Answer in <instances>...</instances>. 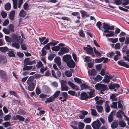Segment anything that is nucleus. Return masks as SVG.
<instances>
[{
  "label": "nucleus",
  "instance_id": "obj_1",
  "mask_svg": "<svg viewBox=\"0 0 129 129\" xmlns=\"http://www.w3.org/2000/svg\"><path fill=\"white\" fill-rule=\"evenodd\" d=\"M62 59L67 63L68 67L72 68L74 67L75 62L71 58V57L70 55L67 54L64 55L62 57Z\"/></svg>",
  "mask_w": 129,
  "mask_h": 129
},
{
  "label": "nucleus",
  "instance_id": "obj_2",
  "mask_svg": "<svg viewBox=\"0 0 129 129\" xmlns=\"http://www.w3.org/2000/svg\"><path fill=\"white\" fill-rule=\"evenodd\" d=\"M81 89L82 90L84 89L88 88L90 90V92H87L89 95V98H91L95 96L94 90L93 88L89 87L88 86L85 84H82L80 85Z\"/></svg>",
  "mask_w": 129,
  "mask_h": 129
},
{
  "label": "nucleus",
  "instance_id": "obj_3",
  "mask_svg": "<svg viewBox=\"0 0 129 129\" xmlns=\"http://www.w3.org/2000/svg\"><path fill=\"white\" fill-rule=\"evenodd\" d=\"M20 36H17L15 34H13L12 36V40L13 42H18L19 43H22L23 40L21 38Z\"/></svg>",
  "mask_w": 129,
  "mask_h": 129
},
{
  "label": "nucleus",
  "instance_id": "obj_4",
  "mask_svg": "<svg viewBox=\"0 0 129 129\" xmlns=\"http://www.w3.org/2000/svg\"><path fill=\"white\" fill-rule=\"evenodd\" d=\"M95 86L96 89L100 90L101 92L102 93V91L108 89V87L106 85L102 84H98L96 85Z\"/></svg>",
  "mask_w": 129,
  "mask_h": 129
},
{
  "label": "nucleus",
  "instance_id": "obj_5",
  "mask_svg": "<svg viewBox=\"0 0 129 129\" xmlns=\"http://www.w3.org/2000/svg\"><path fill=\"white\" fill-rule=\"evenodd\" d=\"M102 27L105 29L104 31V33H108L109 32V30H113L114 28V27L113 25L110 26L109 24H106L105 22H104L103 23Z\"/></svg>",
  "mask_w": 129,
  "mask_h": 129
},
{
  "label": "nucleus",
  "instance_id": "obj_6",
  "mask_svg": "<svg viewBox=\"0 0 129 129\" xmlns=\"http://www.w3.org/2000/svg\"><path fill=\"white\" fill-rule=\"evenodd\" d=\"M61 90L62 91H67L68 90V87L67 85V82L66 81L61 80L60 81Z\"/></svg>",
  "mask_w": 129,
  "mask_h": 129
},
{
  "label": "nucleus",
  "instance_id": "obj_7",
  "mask_svg": "<svg viewBox=\"0 0 129 129\" xmlns=\"http://www.w3.org/2000/svg\"><path fill=\"white\" fill-rule=\"evenodd\" d=\"M84 49L86 51V53L87 54L91 55L93 56H94V55L93 53V50L92 48L90 47V46L88 45L86 47H84Z\"/></svg>",
  "mask_w": 129,
  "mask_h": 129
},
{
  "label": "nucleus",
  "instance_id": "obj_8",
  "mask_svg": "<svg viewBox=\"0 0 129 129\" xmlns=\"http://www.w3.org/2000/svg\"><path fill=\"white\" fill-rule=\"evenodd\" d=\"M101 124L99 120L94 121L91 124L93 129H99Z\"/></svg>",
  "mask_w": 129,
  "mask_h": 129
},
{
  "label": "nucleus",
  "instance_id": "obj_9",
  "mask_svg": "<svg viewBox=\"0 0 129 129\" xmlns=\"http://www.w3.org/2000/svg\"><path fill=\"white\" fill-rule=\"evenodd\" d=\"M8 75L6 73L4 70L0 69V77L3 79L7 80Z\"/></svg>",
  "mask_w": 129,
  "mask_h": 129
},
{
  "label": "nucleus",
  "instance_id": "obj_10",
  "mask_svg": "<svg viewBox=\"0 0 129 129\" xmlns=\"http://www.w3.org/2000/svg\"><path fill=\"white\" fill-rule=\"evenodd\" d=\"M12 119L14 120H19L20 121H23L24 120L25 118L22 116L17 115L16 116H13Z\"/></svg>",
  "mask_w": 129,
  "mask_h": 129
},
{
  "label": "nucleus",
  "instance_id": "obj_11",
  "mask_svg": "<svg viewBox=\"0 0 129 129\" xmlns=\"http://www.w3.org/2000/svg\"><path fill=\"white\" fill-rule=\"evenodd\" d=\"M69 51V49L67 47H62L60 51L58 52L59 55H62L63 54L68 53Z\"/></svg>",
  "mask_w": 129,
  "mask_h": 129
},
{
  "label": "nucleus",
  "instance_id": "obj_12",
  "mask_svg": "<svg viewBox=\"0 0 129 129\" xmlns=\"http://www.w3.org/2000/svg\"><path fill=\"white\" fill-rule=\"evenodd\" d=\"M51 73L53 77L56 78H57V77H59L61 75V72L58 70L56 72V74L54 71L53 70H52Z\"/></svg>",
  "mask_w": 129,
  "mask_h": 129
},
{
  "label": "nucleus",
  "instance_id": "obj_13",
  "mask_svg": "<svg viewBox=\"0 0 129 129\" xmlns=\"http://www.w3.org/2000/svg\"><path fill=\"white\" fill-rule=\"evenodd\" d=\"M24 63L25 64L31 65L33 64H35L36 61L35 60L31 61L29 60L28 59H26L24 61Z\"/></svg>",
  "mask_w": 129,
  "mask_h": 129
},
{
  "label": "nucleus",
  "instance_id": "obj_14",
  "mask_svg": "<svg viewBox=\"0 0 129 129\" xmlns=\"http://www.w3.org/2000/svg\"><path fill=\"white\" fill-rule=\"evenodd\" d=\"M61 59L59 57H57L55 58L54 59L55 62L56 63L58 67L60 69H62L60 67L61 63L60 61Z\"/></svg>",
  "mask_w": 129,
  "mask_h": 129
},
{
  "label": "nucleus",
  "instance_id": "obj_15",
  "mask_svg": "<svg viewBox=\"0 0 129 129\" xmlns=\"http://www.w3.org/2000/svg\"><path fill=\"white\" fill-rule=\"evenodd\" d=\"M81 114H80L79 117L81 119L84 118L85 116L87 115L88 112L87 111L82 110L81 111Z\"/></svg>",
  "mask_w": 129,
  "mask_h": 129
},
{
  "label": "nucleus",
  "instance_id": "obj_16",
  "mask_svg": "<svg viewBox=\"0 0 129 129\" xmlns=\"http://www.w3.org/2000/svg\"><path fill=\"white\" fill-rule=\"evenodd\" d=\"M88 98H89L88 97L87 94L85 92L82 93L80 97V99L81 100H85Z\"/></svg>",
  "mask_w": 129,
  "mask_h": 129
},
{
  "label": "nucleus",
  "instance_id": "obj_17",
  "mask_svg": "<svg viewBox=\"0 0 129 129\" xmlns=\"http://www.w3.org/2000/svg\"><path fill=\"white\" fill-rule=\"evenodd\" d=\"M68 83L69 85L73 89L76 90H78L77 86L74 83L70 81H68Z\"/></svg>",
  "mask_w": 129,
  "mask_h": 129
},
{
  "label": "nucleus",
  "instance_id": "obj_18",
  "mask_svg": "<svg viewBox=\"0 0 129 129\" xmlns=\"http://www.w3.org/2000/svg\"><path fill=\"white\" fill-rule=\"evenodd\" d=\"M96 103L98 104L102 105L104 102L103 100L102 99L101 97L97 96L95 98Z\"/></svg>",
  "mask_w": 129,
  "mask_h": 129
},
{
  "label": "nucleus",
  "instance_id": "obj_19",
  "mask_svg": "<svg viewBox=\"0 0 129 129\" xmlns=\"http://www.w3.org/2000/svg\"><path fill=\"white\" fill-rule=\"evenodd\" d=\"M88 73L89 76H94L97 73V72L95 70L92 69L91 71L88 70Z\"/></svg>",
  "mask_w": 129,
  "mask_h": 129
},
{
  "label": "nucleus",
  "instance_id": "obj_20",
  "mask_svg": "<svg viewBox=\"0 0 129 129\" xmlns=\"http://www.w3.org/2000/svg\"><path fill=\"white\" fill-rule=\"evenodd\" d=\"M118 64L119 65L124 66L126 68H129V65L127 64L126 62L123 61H118L117 62Z\"/></svg>",
  "mask_w": 129,
  "mask_h": 129
},
{
  "label": "nucleus",
  "instance_id": "obj_21",
  "mask_svg": "<svg viewBox=\"0 0 129 129\" xmlns=\"http://www.w3.org/2000/svg\"><path fill=\"white\" fill-rule=\"evenodd\" d=\"M118 123L117 121H115L112 122L111 126L112 128L115 129L118 126Z\"/></svg>",
  "mask_w": 129,
  "mask_h": 129
},
{
  "label": "nucleus",
  "instance_id": "obj_22",
  "mask_svg": "<svg viewBox=\"0 0 129 129\" xmlns=\"http://www.w3.org/2000/svg\"><path fill=\"white\" fill-rule=\"evenodd\" d=\"M118 107L119 108L121 109V110H119V111L121 112V114H123L124 112L122 111L123 109V106L122 105L120 101H119L118 102Z\"/></svg>",
  "mask_w": 129,
  "mask_h": 129
},
{
  "label": "nucleus",
  "instance_id": "obj_23",
  "mask_svg": "<svg viewBox=\"0 0 129 129\" xmlns=\"http://www.w3.org/2000/svg\"><path fill=\"white\" fill-rule=\"evenodd\" d=\"M117 95L116 94H111L110 96V99L112 100V101H117V99L116 98V97Z\"/></svg>",
  "mask_w": 129,
  "mask_h": 129
},
{
  "label": "nucleus",
  "instance_id": "obj_24",
  "mask_svg": "<svg viewBox=\"0 0 129 129\" xmlns=\"http://www.w3.org/2000/svg\"><path fill=\"white\" fill-rule=\"evenodd\" d=\"M80 12L82 15V16L83 17H86L89 16V15L86 12L83 10H81Z\"/></svg>",
  "mask_w": 129,
  "mask_h": 129
},
{
  "label": "nucleus",
  "instance_id": "obj_25",
  "mask_svg": "<svg viewBox=\"0 0 129 129\" xmlns=\"http://www.w3.org/2000/svg\"><path fill=\"white\" fill-rule=\"evenodd\" d=\"M15 11V10H13L10 13L9 15L10 18L12 20H13L14 19Z\"/></svg>",
  "mask_w": 129,
  "mask_h": 129
},
{
  "label": "nucleus",
  "instance_id": "obj_26",
  "mask_svg": "<svg viewBox=\"0 0 129 129\" xmlns=\"http://www.w3.org/2000/svg\"><path fill=\"white\" fill-rule=\"evenodd\" d=\"M26 15V12L23 10H21L20 12L19 16L21 17H24Z\"/></svg>",
  "mask_w": 129,
  "mask_h": 129
},
{
  "label": "nucleus",
  "instance_id": "obj_27",
  "mask_svg": "<svg viewBox=\"0 0 129 129\" xmlns=\"http://www.w3.org/2000/svg\"><path fill=\"white\" fill-rule=\"evenodd\" d=\"M19 44L18 43H17L15 42L12 43V47L15 48L17 49H19L20 47Z\"/></svg>",
  "mask_w": 129,
  "mask_h": 129
},
{
  "label": "nucleus",
  "instance_id": "obj_28",
  "mask_svg": "<svg viewBox=\"0 0 129 129\" xmlns=\"http://www.w3.org/2000/svg\"><path fill=\"white\" fill-rule=\"evenodd\" d=\"M96 108L98 111L100 113L101 112L103 109V107L101 106L96 105Z\"/></svg>",
  "mask_w": 129,
  "mask_h": 129
},
{
  "label": "nucleus",
  "instance_id": "obj_29",
  "mask_svg": "<svg viewBox=\"0 0 129 129\" xmlns=\"http://www.w3.org/2000/svg\"><path fill=\"white\" fill-rule=\"evenodd\" d=\"M5 9L7 10H9L11 8V5L9 3H8L5 5Z\"/></svg>",
  "mask_w": 129,
  "mask_h": 129
},
{
  "label": "nucleus",
  "instance_id": "obj_30",
  "mask_svg": "<svg viewBox=\"0 0 129 129\" xmlns=\"http://www.w3.org/2000/svg\"><path fill=\"white\" fill-rule=\"evenodd\" d=\"M0 60H1V62H3L4 63H6L7 61V59L6 57L4 56H0Z\"/></svg>",
  "mask_w": 129,
  "mask_h": 129
},
{
  "label": "nucleus",
  "instance_id": "obj_31",
  "mask_svg": "<svg viewBox=\"0 0 129 129\" xmlns=\"http://www.w3.org/2000/svg\"><path fill=\"white\" fill-rule=\"evenodd\" d=\"M32 66H28L24 65L23 67V71L28 70H31L33 68Z\"/></svg>",
  "mask_w": 129,
  "mask_h": 129
},
{
  "label": "nucleus",
  "instance_id": "obj_32",
  "mask_svg": "<svg viewBox=\"0 0 129 129\" xmlns=\"http://www.w3.org/2000/svg\"><path fill=\"white\" fill-rule=\"evenodd\" d=\"M22 43H19L21 45V47L22 49L24 50H27V46L25 44H22Z\"/></svg>",
  "mask_w": 129,
  "mask_h": 129
},
{
  "label": "nucleus",
  "instance_id": "obj_33",
  "mask_svg": "<svg viewBox=\"0 0 129 129\" xmlns=\"http://www.w3.org/2000/svg\"><path fill=\"white\" fill-rule=\"evenodd\" d=\"M34 88V83H32L31 84L29 85L28 87V90L30 91H32Z\"/></svg>",
  "mask_w": 129,
  "mask_h": 129
},
{
  "label": "nucleus",
  "instance_id": "obj_34",
  "mask_svg": "<svg viewBox=\"0 0 129 129\" xmlns=\"http://www.w3.org/2000/svg\"><path fill=\"white\" fill-rule=\"evenodd\" d=\"M13 3L14 8L16 9L17 7L18 0H12Z\"/></svg>",
  "mask_w": 129,
  "mask_h": 129
},
{
  "label": "nucleus",
  "instance_id": "obj_35",
  "mask_svg": "<svg viewBox=\"0 0 129 129\" xmlns=\"http://www.w3.org/2000/svg\"><path fill=\"white\" fill-rule=\"evenodd\" d=\"M8 27L9 30L10 32H14V28L13 25L12 24H10L8 26Z\"/></svg>",
  "mask_w": 129,
  "mask_h": 129
},
{
  "label": "nucleus",
  "instance_id": "obj_36",
  "mask_svg": "<svg viewBox=\"0 0 129 129\" xmlns=\"http://www.w3.org/2000/svg\"><path fill=\"white\" fill-rule=\"evenodd\" d=\"M117 102H113L112 103V104L110 105L111 107L114 109H117Z\"/></svg>",
  "mask_w": 129,
  "mask_h": 129
},
{
  "label": "nucleus",
  "instance_id": "obj_37",
  "mask_svg": "<svg viewBox=\"0 0 129 129\" xmlns=\"http://www.w3.org/2000/svg\"><path fill=\"white\" fill-rule=\"evenodd\" d=\"M8 50V48L6 47H0V51L3 52H6Z\"/></svg>",
  "mask_w": 129,
  "mask_h": 129
},
{
  "label": "nucleus",
  "instance_id": "obj_38",
  "mask_svg": "<svg viewBox=\"0 0 129 129\" xmlns=\"http://www.w3.org/2000/svg\"><path fill=\"white\" fill-rule=\"evenodd\" d=\"M102 78L100 75H98L94 78V80L96 81H99L102 79Z\"/></svg>",
  "mask_w": 129,
  "mask_h": 129
},
{
  "label": "nucleus",
  "instance_id": "obj_39",
  "mask_svg": "<svg viewBox=\"0 0 129 129\" xmlns=\"http://www.w3.org/2000/svg\"><path fill=\"white\" fill-rule=\"evenodd\" d=\"M108 40L109 41H110L113 43H116L118 41V38H116L113 39L110 38Z\"/></svg>",
  "mask_w": 129,
  "mask_h": 129
},
{
  "label": "nucleus",
  "instance_id": "obj_40",
  "mask_svg": "<svg viewBox=\"0 0 129 129\" xmlns=\"http://www.w3.org/2000/svg\"><path fill=\"white\" fill-rule=\"evenodd\" d=\"M84 124L83 123L79 122L78 126L79 129H83L84 127Z\"/></svg>",
  "mask_w": 129,
  "mask_h": 129
},
{
  "label": "nucleus",
  "instance_id": "obj_41",
  "mask_svg": "<svg viewBox=\"0 0 129 129\" xmlns=\"http://www.w3.org/2000/svg\"><path fill=\"white\" fill-rule=\"evenodd\" d=\"M90 110H91V114L93 116H95L97 115V112L95 109H91Z\"/></svg>",
  "mask_w": 129,
  "mask_h": 129
},
{
  "label": "nucleus",
  "instance_id": "obj_42",
  "mask_svg": "<svg viewBox=\"0 0 129 129\" xmlns=\"http://www.w3.org/2000/svg\"><path fill=\"white\" fill-rule=\"evenodd\" d=\"M61 96L63 97L64 99H67L68 97L67 93L66 92H62L61 93Z\"/></svg>",
  "mask_w": 129,
  "mask_h": 129
},
{
  "label": "nucleus",
  "instance_id": "obj_43",
  "mask_svg": "<svg viewBox=\"0 0 129 129\" xmlns=\"http://www.w3.org/2000/svg\"><path fill=\"white\" fill-rule=\"evenodd\" d=\"M54 51H58L60 49V47L58 46H54L51 48Z\"/></svg>",
  "mask_w": 129,
  "mask_h": 129
},
{
  "label": "nucleus",
  "instance_id": "obj_44",
  "mask_svg": "<svg viewBox=\"0 0 129 129\" xmlns=\"http://www.w3.org/2000/svg\"><path fill=\"white\" fill-rule=\"evenodd\" d=\"M65 75L68 77H70L72 75L71 72L70 71H66L65 72Z\"/></svg>",
  "mask_w": 129,
  "mask_h": 129
},
{
  "label": "nucleus",
  "instance_id": "obj_45",
  "mask_svg": "<svg viewBox=\"0 0 129 129\" xmlns=\"http://www.w3.org/2000/svg\"><path fill=\"white\" fill-rule=\"evenodd\" d=\"M105 111L107 112L108 113L110 110V106L109 105L106 103L105 106Z\"/></svg>",
  "mask_w": 129,
  "mask_h": 129
},
{
  "label": "nucleus",
  "instance_id": "obj_46",
  "mask_svg": "<svg viewBox=\"0 0 129 129\" xmlns=\"http://www.w3.org/2000/svg\"><path fill=\"white\" fill-rule=\"evenodd\" d=\"M54 98L53 96H51L48 98H47L46 100L48 101V103H50L53 101L54 100Z\"/></svg>",
  "mask_w": 129,
  "mask_h": 129
},
{
  "label": "nucleus",
  "instance_id": "obj_47",
  "mask_svg": "<svg viewBox=\"0 0 129 129\" xmlns=\"http://www.w3.org/2000/svg\"><path fill=\"white\" fill-rule=\"evenodd\" d=\"M58 43V42L57 41H52L49 43V44L50 46H53L56 45Z\"/></svg>",
  "mask_w": 129,
  "mask_h": 129
},
{
  "label": "nucleus",
  "instance_id": "obj_48",
  "mask_svg": "<svg viewBox=\"0 0 129 129\" xmlns=\"http://www.w3.org/2000/svg\"><path fill=\"white\" fill-rule=\"evenodd\" d=\"M36 66L37 68H40L42 67L43 65L42 62L41 61H40L38 62Z\"/></svg>",
  "mask_w": 129,
  "mask_h": 129
},
{
  "label": "nucleus",
  "instance_id": "obj_49",
  "mask_svg": "<svg viewBox=\"0 0 129 129\" xmlns=\"http://www.w3.org/2000/svg\"><path fill=\"white\" fill-rule=\"evenodd\" d=\"M17 113L21 115H24L25 114V112L24 111L22 110H20L17 111Z\"/></svg>",
  "mask_w": 129,
  "mask_h": 129
},
{
  "label": "nucleus",
  "instance_id": "obj_50",
  "mask_svg": "<svg viewBox=\"0 0 129 129\" xmlns=\"http://www.w3.org/2000/svg\"><path fill=\"white\" fill-rule=\"evenodd\" d=\"M60 93V91L58 90L56 91L53 94V97L54 98L57 97Z\"/></svg>",
  "mask_w": 129,
  "mask_h": 129
},
{
  "label": "nucleus",
  "instance_id": "obj_51",
  "mask_svg": "<svg viewBox=\"0 0 129 129\" xmlns=\"http://www.w3.org/2000/svg\"><path fill=\"white\" fill-rule=\"evenodd\" d=\"M91 61V58L89 56H86L84 58V61L86 62L90 61Z\"/></svg>",
  "mask_w": 129,
  "mask_h": 129
},
{
  "label": "nucleus",
  "instance_id": "obj_52",
  "mask_svg": "<svg viewBox=\"0 0 129 129\" xmlns=\"http://www.w3.org/2000/svg\"><path fill=\"white\" fill-rule=\"evenodd\" d=\"M3 31L6 34H9L10 33V31L9 29L7 28H3Z\"/></svg>",
  "mask_w": 129,
  "mask_h": 129
},
{
  "label": "nucleus",
  "instance_id": "obj_53",
  "mask_svg": "<svg viewBox=\"0 0 129 129\" xmlns=\"http://www.w3.org/2000/svg\"><path fill=\"white\" fill-rule=\"evenodd\" d=\"M119 124L121 127H124L126 126L125 123L122 121H120L119 122Z\"/></svg>",
  "mask_w": 129,
  "mask_h": 129
},
{
  "label": "nucleus",
  "instance_id": "obj_54",
  "mask_svg": "<svg viewBox=\"0 0 129 129\" xmlns=\"http://www.w3.org/2000/svg\"><path fill=\"white\" fill-rule=\"evenodd\" d=\"M3 125L4 126V127H7L10 126V123L8 121H6L3 123Z\"/></svg>",
  "mask_w": 129,
  "mask_h": 129
},
{
  "label": "nucleus",
  "instance_id": "obj_55",
  "mask_svg": "<svg viewBox=\"0 0 129 129\" xmlns=\"http://www.w3.org/2000/svg\"><path fill=\"white\" fill-rule=\"evenodd\" d=\"M91 120V119L90 118H85L83 120L84 122L87 123H89Z\"/></svg>",
  "mask_w": 129,
  "mask_h": 129
},
{
  "label": "nucleus",
  "instance_id": "obj_56",
  "mask_svg": "<svg viewBox=\"0 0 129 129\" xmlns=\"http://www.w3.org/2000/svg\"><path fill=\"white\" fill-rule=\"evenodd\" d=\"M104 59V57H103L99 59H95V61L97 63H99L101 62Z\"/></svg>",
  "mask_w": 129,
  "mask_h": 129
},
{
  "label": "nucleus",
  "instance_id": "obj_57",
  "mask_svg": "<svg viewBox=\"0 0 129 129\" xmlns=\"http://www.w3.org/2000/svg\"><path fill=\"white\" fill-rule=\"evenodd\" d=\"M113 119V116L112 115L110 114L109 115L108 117V120L110 122H111Z\"/></svg>",
  "mask_w": 129,
  "mask_h": 129
},
{
  "label": "nucleus",
  "instance_id": "obj_58",
  "mask_svg": "<svg viewBox=\"0 0 129 129\" xmlns=\"http://www.w3.org/2000/svg\"><path fill=\"white\" fill-rule=\"evenodd\" d=\"M120 44L119 43H116L115 46V48L116 49H119L120 48Z\"/></svg>",
  "mask_w": 129,
  "mask_h": 129
},
{
  "label": "nucleus",
  "instance_id": "obj_59",
  "mask_svg": "<svg viewBox=\"0 0 129 129\" xmlns=\"http://www.w3.org/2000/svg\"><path fill=\"white\" fill-rule=\"evenodd\" d=\"M23 7L24 9L27 10L29 9V6L27 3H25L23 5Z\"/></svg>",
  "mask_w": 129,
  "mask_h": 129
},
{
  "label": "nucleus",
  "instance_id": "obj_60",
  "mask_svg": "<svg viewBox=\"0 0 129 129\" xmlns=\"http://www.w3.org/2000/svg\"><path fill=\"white\" fill-rule=\"evenodd\" d=\"M74 80L76 82L78 83H81V80L77 78H75L74 79Z\"/></svg>",
  "mask_w": 129,
  "mask_h": 129
},
{
  "label": "nucleus",
  "instance_id": "obj_61",
  "mask_svg": "<svg viewBox=\"0 0 129 129\" xmlns=\"http://www.w3.org/2000/svg\"><path fill=\"white\" fill-rule=\"evenodd\" d=\"M122 0H114V1L116 4L117 5H119L121 4Z\"/></svg>",
  "mask_w": 129,
  "mask_h": 129
},
{
  "label": "nucleus",
  "instance_id": "obj_62",
  "mask_svg": "<svg viewBox=\"0 0 129 129\" xmlns=\"http://www.w3.org/2000/svg\"><path fill=\"white\" fill-rule=\"evenodd\" d=\"M1 15L3 18H5L7 16V14L4 11L2 12L1 13Z\"/></svg>",
  "mask_w": 129,
  "mask_h": 129
},
{
  "label": "nucleus",
  "instance_id": "obj_63",
  "mask_svg": "<svg viewBox=\"0 0 129 129\" xmlns=\"http://www.w3.org/2000/svg\"><path fill=\"white\" fill-rule=\"evenodd\" d=\"M114 53L112 52L110 53H109L107 54V56L111 58L114 55Z\"/></svg>",
  "mask_w": 129,
  "mask_h": 129
},
{
  "label": "nucleus",
  "instance_id": "obj_64",
  "mask_svg": "<svg viewBox=\"0 0 129 129\" xmlns=\"http://www.w3.org/2000/svg\"><path fill=\"white\" fill-rule=\"evenodd\" d=\"M54 55L53 54H51L48 57V59L50 60H52L53 58Z\"/></svg>",
  "mask_w": 129,
  "mask_h": 129
}]
</instances>
